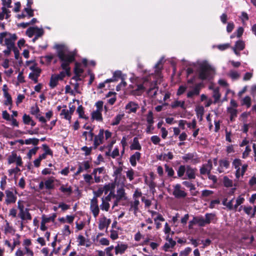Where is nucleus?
Returning <instances> with one entry per match:
<instances>
[{
  "label": "nucleus",
  "mask_w": 256,
  "mask_h": 256,
  "mask_svg": "<svg viewBox=\"0 0 256 256\" xmlns=\"http://www.w3.org/2000/svg\"><path fill=\"white\" fill-rule=\"evenodd\" d=\"M162 62L163 58H161L154 66V74H152L150 76L144 78L142 84L138 85L136 88L134 90V94L140 95L143 92L147 90V93L150 96L152 97L156 95V79L160 77Z\"/></svg>",
  "instance_id": "obj_1"
},
{
  "label": "nucleus",
  "mask_w": 256,
  "mask_h": 256,
  "mask_svg": "<svg viewBox=\"0 0 256 256\" xmlns=\"http://www.w3.org/2000/svg\"><path fill=\"white\" fill-rule=\"evenodd\" d=\"M58 56L61 62L60 66L63 70L58 74H54L60 80H62L67 76L70 75V64L74 60L76 52L70 51L68 48L64 45L56 46Z\"/></svg>",
  "instance_id": "obj_2"
},
{
  "label": "nucleus",
  "mask_w": 256,
  "mask_h": 256,
  "mask_svg": "<svg viewBox=\"0 0 256 256\" xmlns=\"http://www.w3.org/2000/svg\"><path fill=\"white\" fill-rule=\"evenodd\" d=\"M24 248H18L16 252V256H34V253L32 249V242L30 239H24L22 242Z\"/></svg>",
  "instance_id": "obj_3"
},
{
  "label": "nucleus",
  "mask_w": 256,
  "mask_h": 256,
  "mask_svg": "<svg viewBox=\"0 0 256 256\" xmlns=\"http://www.w3.org/2000/svg\"><path fill=\"white\" fill-rule=\"evenodd\" d=\"M17 39L16 34L8 32L0 34V44L6 46H14L15 42Z\"/></svg>",
  "instance_id": "obj_4"
},
{
  "label": "nucleus",
  "mask_w": 256,
  "mask_h": 256,
  "mask_svg": "<svg viewBox=\"0 0 256 256\" xmlns=\"http://www.w3.org/2000/svg\"><path fill=\"white\" fill-rule=\"evenodd\" d=\"M18 216L22 221H28L32 219L31 214L29 212V209L26 208L23 202L18 200Z\"/></svg>",
  "instance_id": "obj_5"
},
{
  "label": "nucleus",
  "mask_w": 256,
  "mask_h": 256,
  "mask_svg": "<svg viewBox=\"0 0 256 256\" xmlns=\"http://www.w3.org/2000/svg\"><path fill=\"white\" fill-rule=\"evenodd\" d=\"M232 167L236 170V177L238 179L242 177L248 168L247 164H242V160L238 158L234 159L232 162Z\"/></svg>",
  "instance_id": "obj_6"
},
{
  "label": "nucleus",
  "mask_w": 256,
  "mask_h": 256,
  "mask_svg": "<svg viewBox=\"0 0 256 256\" xmlns=\"http://www.w3.org/2000/svg\"><path fill=\"white\" fill-rule=\"evenodd\" d=\"M122 166L114 168L112 176L114 177V182L112 184L118 186H124L126 180L124 175L122 174Z\"/></svg>",
  "instance_id": "obj_7"
},
{
  "label": "nucleus",
  "mask_w": 256,
  "mask_h": 256,
  "mask_svg": "<svg viewBox=\"0 0 256 256\" xmlns=\"http://www.w3.org/2000/svg\"><path fill=\"white\" fill-rule=\"evenodd\" d=\"M69 108L68 109L66 106H64L60 112V116L61 118H64L68 121L70 123L72 116L74 112L76 107L72 104H69Z\"/></svg>",
  "instance_id": "obj_8"
},
{
  "label": "nucleus",
  "mask_w": 256,
  "mask_h": 256,
  "mask_svg": "<svg viewBox=\"0 0 256 256\" xmlns=\"http://www.w3.org/2000/svg\"><path fill=\"white\" fill-rule=\"evenodd\" d=\"M29 68L31 70V72L28 74V78L34 83H37L38 78L42 72L41 69L34 64L30 66Z\"/></svg>",
  "instance_id": "obj_9"
},
{
  "label": "nucleus",
  "mask_w": 256,
  "mask_h": 256,
  "mask_svg": "<svg viewBox=\"0 0 256 256\" xmlns=\"http://www.w3.org/2000/svg\"><path fill=\"white\" fill-rule=\"evenodd\" d=\"M105 173L106 170L104 167L94 168L92 172V175L94 177V182L96 183L100 182L102 181L101 174H104Z\"/></svg>",
  "instance_id": "obj_10"
},
{
  "label": "nucleus",
  "mask_w": 256,
  "mask_h": 256,
  "mask_svg": "<svg viewBox=\"0 0 256 256\" xmlns=\"http://www.w3.org/2000/svg\"><path fill=\"white\" fill-rule=\"evenodd\" d=\"M90 210L94 216L96 218L100 212L98 200L96 197H94L90 200Z\"/></svg>",
  "instance_id": "obj_11"
},
{
  "label": "nucleus",
  "mask_w": 256,
  "mask_h": 256,
  "mask_svg": "<svg viewBox=\"0 0 256 256\" xmlns=\"http://www.w3.org/2000/svg\"><path fill=\"white\" fill-rule=\"evenodd\" d=\"M5 194L6 196L5 203L6 204L8 205L16 202L17 197L12 191L10 190H6L5 191Z\"/></svg>",
  "instance_id": "obj_12"
},
{
  "label": "nucleus",
  "mask_w": 256,
  "mask_h": 256,
  "mask_svg": "<svg viewBox=\"0 0 256 256\" xmlns=\"http://www.w3.org/2000/svg\"><path fill=\"white\" fill-rule=\"evenodd\" d=\"M110 222V219L106 218L104 216H101L99 218L98 228L101 230H106Z\"/></svg>",
  "instance_id": "obj_13"
},
{
  "label": "nucleus",
  "mask_w": 256,
  "mask_h": 256,
  "mask_svg": "<svg viewBox=\"0 0 256 256\" xmlns=\"http://www.w3.org/2000/svg\"><path fill=\"white\" fill-rule=\"evenodd\" d=\"M8 160L9 164L16 162L18 166H20L22 164L21 157L20 156H18L15 152H12V154L8 157Z\"/></svg>",
  "instance_id": "obj_14"
},
{
  "label": "nucleus",
  "mask_w": 256,
  "mask_h": 256,
  "mask_svg": "<svg viewBox=\"0 0 256 256\" xmlns=\"http://www.w3.org/2000/svg\"><path fill=\"white\" fill-rule=\"evenodd\" d=\"M88 65L86 59H83L82 62L76 63L74 68V74L82 75L84 71V68Z\"/></svg>",
  "instance_id": "obj_15"
},
{
  "label": "nucleus",
  "mask_w": 256,
  "mask_h": 256,
  "mask_svg": "<svg viewBox=\"0 0 256 256\" xmlns=\"http://www.w3.org/2000/svg\"><path fill=\"white\" fill-rule=\"evenodd\" d=\"M104 138V130L102 128L100 130L98 134L96 135L94 138V148L100 144L103 143Z\"/></svg>",
  "instance_id": "obj_16"
},
{
  "label": "nucleus",
  "mask_w": 256,
  "mask_h": 256,
  "mask_svg": "<svg viewBox=\"0 0 256 256\" xmlns=\"http://www.w3.org/2000/svg\"><path fill=\"white\" fill-rule=\"evenodd\" d=\"M59 190L66 196H70L72 194V188L68 183L60 184Z\"/></svg>",
  "instance_id": "obj_17"
},
{
  "label": "nucleus",
  "mask_w": 256,
  "mask_h": 256,
  "mask_svg": "<svg viewBox=\"0 0 256 256\" xmlns=\"http://www.w3.org/2000/svg\"><path fill=\"white\" fill-rule=\"evenodd\" d=\"M172 193L174 196L177 198H184L186 195V192L181 188V186L180 184H177L174 186Z\"/></svg>",
  "instance_id": "obj_18"
},
{
  "label": "nucleus",
  "mask_w": 256,
  "mask_h": 256,
  "mask_svg": "<svg viewBox=\"0 0 256 256\" xmlns=\"http://www.w3.org/2000/svg\"><path fill=\"white\" fill-rule=\"evenodd\" d=\"M212 70L204 66L202 67L200 71L199 76L202 80H207L210 78L212 74Z\"/></svg>",
  "instance_id": "obj_19"
},
{
  "label": "nucleus",
  "mask_w": 256,
  "mask_h": 256,
  "mask_svg": "<svg viewBox=\"0 0 256 256\" xmlns=\"http://www.w3.org/2000/svg\"><path fill=\"white\" fill-rule=\"evenodd\" d=\"M182 159L186 162H191L192 164H196L198 162V158L194 154L188 153L182 156Z\"/></svg>",
  "instance_id": "obj_20"
},
{
  "label": "nucleus",
  "mask_w": 256,
  "mask_h": 256,
  "mask_svg": "<svg viewBox=\"0 0 256 256\" xmlns=\"http://www.w3.org/2000/svg\"><path fill=\"white\" fill-rule=\"evenodd\" d=\"M41 218L42 220L40 222V229L42 231H46L48 228V226L46 224L50 222H52V220L48 216H46L45 214L42 215Z\"/></svg>",
  "instance_id": "obj_21"
},
{
  "label": "nucleus",
  "mask_w": 256,
  "mask_h": 256,
  "mask_svg": "<svg viewBox=\"0 0 256 256\" xmlns=\"http://www.w3.org/2000/svg\"><path fill=\"white\" fill-rule=\"evenodd\" d=\"M212 168V163L210 160L202 165L200 169V172L202 174H209Z\"/></svg>",
  "instance_id": "obj_22"
},
{
  "label": "nucleus",
  "mask_w": 256,
  "mask_h": 256,
  "mask_svg": "<svg viewBox=\"0 0 256 256\" xmlns=\"http://www.w3.org/2000/svg\"><path fill=\"white\" fill-rule=\"evenodd\" d=\"M138 108V104L133 102H129L126 106V109L129 114L132 112L135 113Z\"/></svg>",
  "instance_id": "obj_23"
},
{
  "label": "nucleus",
  "mask_w": 256,
  "mask_h": 256,
  "mask_svg": "<svg viewBox=\"0 0 256 256\" xmlns=\"http://www.w3.org/2000/svg\"><path fill=\"white\" fill-rule=\"evenodd\" d=\"M140 204V200H133L130 202V208L129 210L133 212L134 214L136 215L138 210V206Z\"/></svg>",
  "instance_id": "obj_24"
},
{
  "label": "nucleus",
  "mask_w": 256,
  "mask_h": 256,
  "mask_svg": "<svg viewBox=\"0 0 256 256\" xmlns=\"http://www.w3.org/2000/svg\"><path fill=\"white\" fill-rule=\"evenodd\" d=\"M56 180L54 176H50L48 178L44 181V187L46 190H52L54 188V182Z\"/></svg>",
  "instance_id": "obj_25"
},
{
  "label": "nucleus",
  "mask_w": 256,
  "mask_h": 256,
  "mask_svg": "<svg viewBox=\"0 0 256 256\" xmlns=\"http://www.w3.org/2000/svg\"><path fill=\"white\" fill-rule=\"evenodd\" d=\"M230 166L229 162L226 160H222L219 161V166L218 168V170L219 172L221 173L224 172V169H227Z\"/></svg>",
  "instance_id": "obj_26"
},
{
  "label": "nucleus",
  "mask_w": 256,
  "mask_h": 256,
  "mask_svg": "<svg viewBox=\"0 0 256 256\" xmlns=\"http://www.w3.org/2000/svg\"><path fill=\"white\" fill-rule=\"evenodd\" d=\"M140 153L138 152L130 156V162L132 166H135L136 165L137 162L140 160Z\"/></svg>",
  "instance_id": "obj_27"
},
{
  "label": "nucleus",
  "mask_w": 256,
  "mask_h": 256,
  "mask_svg": "<svg viewBox=\"0 0 256 256\" xmlns=\"http://www.w3.org/2000/svg\"><path fill=\"white\" fill-rule=\"evenodd\" d=\"M227 112L230 115V120L232 122L237 116L238 110L232 107H228Z\"/></svg>",
  "instance_id": "obj_28"
},
{
  "label": "nucleus",
  "mask_w": 256,
  "mask_h": 256,
  "mask_svg": "<svg viewBox=\"0 0 256 256\" xmlns=\"http://www.w3.org/2000/svg\"><path fill=\"white\" fill-rule=\"evenodd\" d=\"M167 240H168V242H166V244L163 246L162 249L165 252L168 251V250L170 248H172L176 244V242L172 238H169L167 237Z\"/></svg>",
  "instance_id": "obj_29"
},
{
  "label": "nucleus",
  "mask_w": 256,
  "mask_h": 256,
  "mask_svg": "<svg viewBox=\"0 0 256 256\" xmlns=\"http://www.w3.org/2000/svg\"><path fill=\"white\" fill-rule=\"evenodd\" d=\"M156 214V216L154 218V222L156 224V228L157 230L159 229L161 227L160 222H164V218L163 216L159 214H157L156 212H154L153 214Z\"/></svg>",
  "instance_id": "obj_30"
},
{
  "label": "nucleus",
  "mask_w": 256,
  "mask_h": 256,
  "mask_svg": "<svg viewBox=\"0 0 256 256\" xmlns=\"http://www.w3.org/2000/svg\"><path fill=\"white\" fill-rule=\"evenodd\" d=\"M127 248L128 245L126 244L122 243L118 244L117 246L115 247L116 254H123Z\"/></svg>",
  "instance_id": "obj_31"
},
{
  "label": "nucleus",
  "mask_w": 256,
  "mask_h": 256,
  "mask_svg": "<svg viewBox=\"0 0 256 256\" xmlns=\"http://www.w3.org/2000/svg\"><path fill=\"white\" fill-rule=\"evenodd\" d=\"M196 169L193 168L190 166H186V174L188 179H194L196 178Z\"/></svg>",
  "instance_id": "obj_32"
},
{
  "label": "nucleus",
  "mask_w": 256,
  "mask_h": 256,
  "mask_svg": "<svg viewBox=\"0 0 256 256\" xmlns=\"http://www.w3.org/2000/svg\"><path fill=\"white\" fill-rule=\"evenodd\" d=\"M171 106L173 108H176L178 107H180L183 110H185L186 108L185 102L184 100H174L171 104Z\"/></svg>",
  "instance_id": "obj_33"
},
{
  "label": "nucleus",
  "mask_w": 256,
  "mask_h": 256,
  "mask_svg": "<svg viewBox=\"0 0 256 256\" xmlns=\"http://www.w3.org/2000/svg\"><path fill=\"white\" fill-rule=\"evenodd\" d=\"M124 113L118 114L113 118L110 124L112 126L118 125L124 118Z\"/></svg>",
  "instance_id": "obj_34"
},
{
  "label": "nucleus",
  "mask_w": 256,
  "mask_h": 256,
  "mask_svg": "<svg viewBox=\"0 0 256 256\" xmlns=\"http://www.w3.org/2000/svg\"><path fill=\"white\" fill-rule=\"evenodd\" d=\"M210 88L213 90L212 96L214 98V102L216 103L218 102L220 98V94L219 92V88H213L212 86H210Z\"/></svg>",
  "instance_id": "obj_35"
},
{
  "label": "nucleus",
  "mask_w": 256,
  "mask_h": 256,
  "mask_svg": "<svg viewBox=\"0 0 256 256\" xmlns=\"http://www.w3.org/2000/svg\"><path fill=\"white\" fill-rule=\"evenodd\" d=\"M59 81L60 80L58 79V78L54 74H52L51 76L50 80V87L51 88H54L58 86Z\"/></svg>",
  "instance_id": "obj_36"
},
{
  "label": "nucleus",
  "mask_w": 256,
  "mask_h": 256,
  "mask_svg": "<svg viewBox=\"0 0 256 256\" xmlns=\"http://www.w3.org/2000/svg\"><path fill=\"white\" fill-rule=\"evenodd\" d=\"M142 146L138 142V138L136 137L134 138L132 143L130 146V149L131 150H140Z\"/></svg>",
  "instance_id": "obj_37"
},
{
  "label": "nucleus",
  "mask_w": 256,
  "mask_h": 256,
  "mask_svg": "<svg viewBox=\"0 0 256 256\" xmlns=\"http://www.w3.org/2000/svg\"><path fill=\"white\" fill-rule=\"evenodd\" d=\"M90 167V162L88 161H84L80 163L78 168L79 169V172H82L84 170H87Z\"/></svg>",
  "instance_id": "obj_38"
},
{
  "label": "nucleus",
  "mask_w": 256,
  "mask_h": 256,
  "mask_svg": "<svg viewBox=\"0 0 256 256\" xmlns=\"http://www.w3.org/2000/svg\"><path fill=\"white\" fill-rule=\"evenodd\" d=\"M234 200V198L232 199L229 202H228L227 199H224L222 201V204L226 206L229 210H236L235 206L232 204V202Z\"/></svg>",
  "instance_id": "obj_39"
},
{
  "label": "nucleus",
  "mask_w": 256,
  "mask_h": 256,
  "mask_svg": "<svg viewBox=\"0 0 256 256\" xmlns=\"http://www.w3.org/2000/svg\"><path fill=\"white\" fill-rule=\"evenodd\" d=\"M200 88L198 85H196L194 88L190 92H188L187 94L188 98H192L194 96H198L200 94Z\"/></svg>",
  "instance_id": "obj_40"
},
{
  "label": "nucleus",
  "mask_w": 256,
  "mask_h": 256,
  "mask_svg": "<svg viewBox=\"0 0 256 256\" xmlns=\"http://www.w3.org/2000/svg\"><path fill=\"white\" fill-rule=\"evenodd\" d=\"M194 224H198L199 226H203L206 224L204 218L202 216H196L194 218Z\"/></svg>",
  "instance_id": "obj_41"
},
{
  "label": "nucleus",
  "mask_w": 256,
  "mask_h": 256,
  "mask_svg": "<svg viewBox=\"0 0 256 256\" xmlns=\"http://www.w3.org/2000/svg\"><path fill=\"white\" fill-rule=\"evenodd\" d=\"M82 136L84 138L86 141L88 142H92L94 138V134L92 132V130L84 132L82 133Z\"/></svg>",
  "instance_id": "obj_42"
},
{
  "label": "nucleus",
  "mask_w": 256,
  "mask_h": 256,
  "mask_svg": "<svg viewBox=\"0 0 256 256\" xmlns=\"http://www.w3.org/2000/svg\"><path fill=\"white\" fill-rule=\"evenodd\" d=\"M218 84L220 86L224 88H225L227 89L226 92V95L228 94H229L230 92H232V91H231L230 90H229L228 88L229 84L225 80H224L223 78H220L218 80Z\"/></svg>",
  "instance_id": "obj_43"
},
{
  "label": "nucleus",
  "mask_w": 256,
  "mask_h": 256,
  "mask_svg": "<svg viewBox=\"0 0 256 256\" xmlns=\"http://www.w3.org/2000/svg\"><path fill=\"white\" fill-rule=\"evenodd\" d=\"M92 118L97 121L100 122L102 120V112L98 110H94L92 114Z\"/></svg>",
  "instance_id": "obj_44"
},
{
  "label": "nucleus",
  "mask_w": 256,
  "mask_h": 256,
  "mask_svg": "<svg viewBox=\"0 0 256 256\" xmlns=\"http://www.w3.org/2000/svg\"><path fill=\"white\" fill-rule=\"evenodd\" d=\"M115 188L114 184L112 183H109L102 186L104 189V192L106 194L108 192L110 191L114 192V190Z\"/></svg>",
  "instance_id": "obj_45"
},
{
  "label": "nucleus",
  "mask_w": 256,
  "mask_h": 256,
  "mask_svg": "<svg viewBox=\"0 0 256 256\" xmlns=\"http://www.w3.org/2000/svg\"><path fill=\"white\" fill-rule=\"evenodd\" d=\"M228 75L232 80H236L238 79L240 76V74L237 71L234 70H230Z\"/></svg>",
  "instance_id": "obj_46"
},
{
  "label": "nucleus",
  "mask_w": 256,
  "mask_h": 256,
  "mask_svg": "<svg viewBox=\"0 0 256 256\" xmlns=\"http://www.w3.org/2000/svg\"><path fill=\"white\" fill-rule=\"evenodd\" d=\"M4 232L5 234H14V230L12 227L10 226L9 222L6 221V224L4 226Z\"/></svg>",
  "instance_id": "obj_47"
},
{
  "label": "nucleus",
  "mask_w": 256,
  "mask_h": 256,
  "mask_svg": "<svg viewBox=\"0 0 256 256\" xmlns=\"http://www.w3.org/2000/svg\"><path fill=\"white\" fill-rule=\"evenodd\" d=\"M125 196L124 190L123 188H120L117 190L116 194H115L114 198H118V200H122Z\"/></svg>",
  "instance_id": "obj_48"
},
{
  "label": "nucleus",
  "mask_w": 256,
  "mask_h": 256,
  "mask_svg": "<svg viewBox=\"0 0 256 256\" xmlns=\"http://www.w3.org/2000/svg\"><path fill=\"white\" fill-rule=\"evenodd\" d=\"M244 42L242 40H239L236 42V44L233 48L238 49V51H241L244 48Z\"/></svg>",
  "instance_id": "obj_49"
},
{
  "label": "nucleus",
  "mask_w": 256,
  "mask_h": 256,
  "mask_svg": "<svg viewBox=\"0 0 256 256\" xmlns=\"http://www.w3.org/2000/svg\"><path fill=\"white\" fill-rule=\"evenodd\" d=\"M77 242H78V245L80 246H88L89 245L88 244H86V238L82 235H79L77 238Z\"/></svg>",
  "instance_id": "obj_50"
},
{
  "label": "nucleus",
  "mask_w": 256,
  "mask_h": 256,
  "mask_svg": "<svg viewBox=\"0 0 256 256\" xmlns=\"http://www.w3.org/2000/svg\"><path fill=\"white\" fill-rule=\"evenodd\" d=\"M214 216L215 215L213 214H206L204 218L206 224H210L214 219Z\"/></svg>",
  "instance_id": "obj_51"
},
{
  "label": "nucleus",
  "mask_w": 256,
  "mask_h": 256,
  "mask_svg": "<svg viewBox=\"0 0 256 256\" xmlns=\"http://www.w3.org/2000/svg\"><path fill=\"white\" fill-rule=\"evenodd\" d=\"M186 166H179L177 174L178 177H182L184 176L185 172H186Z\"/></svg>",
  "instance_id": "obj_52"
},
{
  "label": "nucleus",
  "mask_w": 256,
  "mask_h": 256,
  "mask_svg": "<svg viewBox=\"0 0 256 256\" xmlns=\"http://www.w3.org/2000/svg\"><path fill=\"white\" fill-rule=\"evenodd\" d=\"M102 202L100 205V208L102 210L108 212L110 208V204L109 202L106 201L102 200Z\"/></svg>",
  "instance_id": "obj_53"
},
{
  "label": "nucleus",
  "mask_w": 256,
  "mask_h": 256,
  "mask_svg": "<svg viewBox=\"0 0 256 256\" xmlns=\"http://www.w3.org/2000/svg\"><path fill=\"white\" fill-rule=\"evenodd\" d=\"M223 184L224 186L228 188L232 186L233 182L226 176L224 178Z\"/></svg>",
  "instance_id": "obj_54"
},
{
  "label": "nucleus",
  "mask_w": 256,
  "mask_h": 256,
  "mask_svg": "<svg viewBox=\"0 0 256 256\" xmlns=\"http://www.w3.org/2000/svg\"><path fill=\"white\" fill-rule=\"evenodd\" d=\"M83 177L84 182L88 185H90L94 182L92 181V175L89 174H84Z\"/></svg>",
  "instance_id": "obj_55"
},
{
  "label": "nucleus",
  "mask_w": 256,
  "mask_h": 256,
  "mask_svg": "<svg viewBox=\"0 0 256 256\" xmlns=\"http://www.w3.org/2000/svg\"><path fill=\"white\" fill-rule=\"evenodd\" d=\"M38 143V140L36 138H28L24 140V144H32L34 146L37 145Z\"/></svg>",
  "instance_id": "obj_56"
},
{
  "label": "nucleus",
  "mask_w": 256,
  "mask_h": 256,
  "mask_svg": "<svg viewBox=\"0 0 256 256\" xmlns=\"http://www.w3.org/2000/svg\"><path fill=\"white\" fill-rule=\"evenodd\" d=\"M5 100L4 102V104L6 106L12 104V100L10 95L9 94H6L5 95H4Z\"/></svg>",
  "instance_id": "obj_57"
},
{
  "label": "nucleus",
  "mask_w": 256,
  "mask_h": 256,
  "mask_svg": "<svg viewBox=\"0 0 256 256\" xmlns=\"http://www.w3.org/2000/svg\"><path fill=\"white\" fill-rule=\"evenodd\" d=\"M244 202V198L242 196H239L236 198V204H234L236 210L238 208V207L240 206L241 204H243Z\"/></svg>",
  "instance_id": "obj_58"
},
{
  "label": "nucleus",
  "mask_w": 256,
  "mask_h": 256,
  "mask_svg": "<svg viewBox=\"0 0 256 256\" xmlns=\"http://www.w3.org/2000/svg\"><path fill=\"white\" fill-rule=\"evenodd\" d=\"M134 172L132 168H130L126 172V177L130 181H132L134 179Z\"/></svg>",
  "instance_id": "obj_59"
},
{
  "label": "nucleus",
  "mask_w": 256,
  "mask_h": 256,
  "mask_svg": "<svg viewBox=\"0 0 256 256\" xmlns=\"http://www.w3.org/2000/svg\"><path fill=\"white\" fill-rule=\"evenodd\" d=\"M242 104L246 105L247 108L250 107L251 105V98L248 96L244 97L242 100Z\"/></svg>",
  "instance_id": "obj_60"
},
{
  "label": "nucleus",
  "mask_w": 256,
  "mask_h": 256,
  "mask_svg": "<svg viewBox=\"0 0 256 256\" xmlns=\"http://www.w3.org/2000/svg\"><path fill=\"white\" fill-rule=\"evenodd\" d=\"M146 122L148 124H153L154 122L153 114L152 111H149L146 116Z\"/></svg>",
  "instance_id": "obj_61"
},
{
  "label": "nucleus",
  "mask_w": 256,
  "mask_h": 256,
  "mask_svg": "<svg viewBox=\"0 0 256 256\" xmlns=\"http://www.w3.org/2000/svg\"><path fill=\"white\" fill-rule=\"evenodd\" d=\"M166 172H167L168 176H172L174 175V172L172 168L170 167L168 164L164 165Z\"/></svg>",
  "instance_id": "obj_62"
},
{
  "label": "nucleus",
  "mask_w": 256,
  "mask_h": 256,
  "mask_svg": "<svg viewBox=\"0 0 256 256\" xmlns=\"http://www.w3.org/2000/svg\"><path fill=\"white\" fill-rule=\"evenodd\" d=\"M114 196L115 194L114 192L111 191L110 192L109 194L107 196L103 197L102 198V200L109 202H110L112 200V199L114 198Z\"/></svg>",
  "instance_id": "obj_63"
},
{
  "label": "nucleus",
  "mask_w": 256,
  "mask_h": 256,
  "mask_svg": "<svg viewBox=\"0 0 256 256\" xmlns=\"http://www.w3.org/2000/svg\"><path fill=\"white\" fill-rule=\"evenodd\" d=\"M174 156L172 152H168L167 154H163V158L162 160L168 161L169 160H171L173 158Z\"/></svg>",
  "instance_id": "obj_64"
}]
</instances>
